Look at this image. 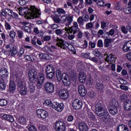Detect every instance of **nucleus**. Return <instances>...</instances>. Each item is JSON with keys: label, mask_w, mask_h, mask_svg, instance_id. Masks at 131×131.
Segmentation results:
<instances>
[{"label": "nucleus", "mask_w": 131, "mask_h": 131, "mask_svg": "<svg viewBox=\"0 0 131 131\" xmlns=\"http://www.w3.org/2000/svg\"><path fill=\"white\" fill-rule=\"evenodd\" d=\"M29 91L31 94H33L35 92L38 87L42 85V83L45 82L46 78L45 74L40 72L37 77V72L35 70L32 69L29 72Z\"/></svg>", "instance_id": "f257e3e1"}, {"label": "nucleus", "mask_w": 131, "mask_h": 131, "mask_svg": "<svg viewBox=\"0 0 131 131\" xmlns=\"http://www.w3.org/2000/svg\"><path fill=\"white\" fill-rule=\"evenodd\" d=\"M19 12V15L25 16V18L28 19H31L32 18H38V16L40 15L39 10L35 7V6H31L30 9H28V10L20 8Z\"/></svg>", "instance_id": "f03ea898"}, {"label": "nucleus", "mask_w": 131, "mask_h": 131, "mask_svg": "<svg viewBox=\"0 0 131 131\" xmlns=\"http://www.w3.org/2000/svg\"><path fill=\"white\" fill-rule=\"evenodd\" d=\"M95 112L98 116L101 118V120L103 122L110 123L112 122V117L109 115V113L107 111L104 110V107L101 103L98 102L95 106Z\"/></svg>", "instance_id": "7ed1b4c3"}, {"label": "nucleus", "mask_w": 131, "mask_h": 131, "mask_svg": "<svg viewBox=\"0 0 131 131\" xmlns=\"http://www.w3.org/2000/svg\"><path fill=\"white\" fill-rule=\"evenodd\" d=\"M73 24V25L72 27L68 28V31H66V33L62 35L63 38L72 40V39H74L75 37L74 34H76V33L79 32L80 29L79 28H78V24H77V22L74 21Z\"/></svg>", "instance_id": "20e7f679"}, {"label": "nucleus", "mask_w": 131, "mask_h": 131, "mask_svg": "<svg viewBox=\"0 0 131 131\" xmlns=\"http://www.w3.org/2000/svg\"><path fill=\"white\" fill-rule=\"evenodd\" d=\"M56 75L58 81H61L62 80V83L66 86H68L70 85L71 83V81L70 80V77L69 75L67 73H63L61 72L60 70H56Z\"/></svg>", "instance_id": "39448f33"}, {"label": "nucleus", "mask_w": 131, "mask_h": 131, "mask_svg": "<svg viewBox=\"0 0 131 131\" xmlns=\"http://www.w3.org/2000/svg\"><path fill=\"white\" fill-rule=\"evenodd\" d=\"M53 40L55 42H56V46L58 47L59 48H61V49H66V48H68L69 49V46H70L72 49H71V51H73L74 49V47H73V46L72 45H71L69 42L67 41H65L63 39H61V38L59 37H53Z\"/></svg>", "instance_id": "423d86ee"}, {"label": "nucleus", "mask_w": 131, "mask_h": 131, "mask_svg": "<svg viewBox=\"0 0 131 131\" xmlns=\"http://www.w3.org/2000/svg\"><path fill=\"white\" fill-rule=\"evenodd\" d=\"M18 80L17 84V91L19 92L20 96H26L27 94V88L26 85L24 84V81L23 79L18 78L17 79Z\"/></svg>", "instance_id": "0eeeda50"}, {"label": "nucleus", "mask_w": 131, "mask_h": 131, "mask_svg": "<svg viewBox=\"0 0 131 131\" xmlns=\"http://www.w3.org/2000/svg\"><path fill=\"white\" fill-rule=\"evenodd\" d=\"M53 127L55 131H66L67 126H66L65 122L58 120L54 123Z\"/></svg>", "instance_id": "6e6552de"}, {"label": "nucleus", "mask_w": 131, "mask_h": 131, "mask_svg": "<svg viewBox=\"0 0 131 131\" xmlns=\"http://www.w3.org/2000/svg\"><path fill=\"white\" fill-rule=\"evenodd\" d=\"M61 21L62 23H65L66 26H68V28H69V27H70L69 25H71V24L73 21V16L69 14L62 15L61 17Z\"/></svg>", "instance_id": "1a4fd4ad"}, {"label": "nucleus", "mask_w": 131, "mask_h": 131, "mask_svg": "<svg viewBox=\"0 0 131 131\" xmlns=\"http://www.w3.org/2000/svg\"><path fill=\"white\" fill-rule=\"evenodd\" d=\"M44 89L46 93L53 94L54 91H55V85L52 82H46L44 84Z\"/></svg>", "instance_id": "9d476101"}, {"label": "nucleus", "mask_w": 131, "mask_h": 131, "mask_svg": "<svg viewBox=\"0 0 131 131\" xmlns=\"http://www.w3.org/2000/svg\"><path fill=\"white\" fill-rule=\"evenodd\" d=\"M82 105V101L78 99H75L72 103L73 108L75 110H81Z\"/></svg>", "instance_id": "9b49d317"}, {"label": "nucleus", "mask_w": 131, "mask_h": 131, "mask_svg": "<svg viewBox=\"0 0 131 131\" xmlns=\"http://www.w3.org/2000/svg\"><path fill=\"white\" fill-rule=\"evenodd\" d=\"M5 49H6V50H9V49H10L9 52V56H12V57H14V56H16V55H17V48L14 46H12V44H8L5 46Z\"/></svg>", "instance_id": "f8f14e48"}, {"label": "nucleus", "mask_w": 131, "mask_h": 131, "mask_svg": "<svg viewBox=\"0 0 131 131\" xmlns=\"http://www.w3.org/2000/svg\"><path fill=\"white\" fill-rule=\"evenodd\" d=\"M52 108L57 112H62V111L64 110V103L54 102Z\"/></svg>", "instance_id": "ddd939ff"}, {"label": "nucleus", "mask_w": 131, "mask_h": 131, "mask_svg": "<svg viewBox=\"0 0 131 131\" xmlns=\"http://www.w3.org/2000/svg\"><path fill=\"white\" fill-rule=\"evenodd\" d=\"M58 96L62 100H67L69 96V92L67 90L61 89L58 93Z\"/></svg>", "instance_id": "4468645a"}, {"label": "nucleus", "mask_w": 131, "mask_h": 131, "mask_svg": "<svg viewBox=\"0 0 131 131\" xmlns=\"http://www.w3.org/2000/svg\"><path fill=\"white\" fill-rule=\"evenodd\" d=\"M36 113L37 115L40 117L41 119H46L49 116V114L48 112L45 110L41 108H39L37 110Z\"/></svg>", "instance_id": "2eb2a0df"}, {"label": "nucleus", "mask_w": 131, "mask_h": 131, "mask_svg": "<svg viewBox=\"0 0 131 131\" xmlns=\"http://www.w3.org/2000/svg\"><path fill=\"white\" fill-rule=\"evenodd\" d=\"M9 77V72L8 69L5 68H2L0 69V78L7 79Z\"/></svg>", "instance_id": "dca6fc26"}, {"label": "nucleus", "mask_w": 131, "mask_h": 131, "mask_svg": "<svg viewBox=\"0 0 131 131\" xmlns=\"http://www.w3.org/2000/svg\"><path fill=\"white\" fill-rule=\"evenodd\" d=\"M122 50L125 53H127L131 51V40H128L124 43Z\"/></svg>", "instance_id": "f3484780"}, {"label": "nucleus", "mask_w": 131, "mask_h": 131, "mask_svg": "<svg viewBox=\"0 0 131 131\" xmlns=\"http://www.w3.org/2000/svg\"><path fill=\"white\" fill-rule=\"evenodd\" d=\"M9 93L10 94H14L16 92V84L15 81L10 80V82L8 85Z\"/></svg>", "instance_id": "a211bd4d"}, {"label": "nucleus", "mask_w": 131, "mask_h": 131, "mask_svg": "<svg viewBox=\"0 0 131 131\" xmlns=\"http://www.w3.org/2000/svg\"><path fill=\"white\" fill-rule=\"evenodd\" d=\"M78 93L81 97H85L88 91L86 88L83 85H79L78 86Z\"/></svg>", "instance_id": "6ab92c4d"}, {"label": "nucleus", "mask_w": 131, "mask_h": 131, "mask_svg": "<svg viewBox=\"0 0 131 131\" xmlns=\"http://www.w3.org/2000/svg\"><path fill=\"white\" fill-rule=\"evenodd\" d=\"M66 31H68V28L66 27L64 29H56L55 30V34L56 35H59V36H61V37H63V35L64 34V33H66Z\"/></svg>", "instance_id": "aec40b11"}, {"label": "nucleus", "mask_w": 131, "mask_h": 131, "mask_svg": "<svg viewBox=\"0 0 131 131\" xmlns=\"http://www.w3.org/2000/svg\"><path fill=\"white\" fill-rule=\"evenodd\" d=\"M123 108L124 111H130L131 110V100H124Z\"/></svg>", "instance_id": "412c9836"}, {"label": "nucleus", "mask_w": 131, "mask_h": 131, "mask_svg": "<svg viewBox=\"0 0 131 131\" xmlns=\"http://www.w3.org/2000/svg\"><path fill=\"white\" fill-rule=\"evenodd\" d=\"M21 25H23V27L22 30L25 32H27V33H30L31 32V28L30 27L26 26V25H28L29 23L27 21H23L21 23Z\"/></svg>", "instance_id": "4be33fe9"}, {"label": "nucleus", "mask_w": 131, "mask_h": 131, "mask_svg": "<svg viewBox=\"0 0 131 131\" xmlns=\"http://www.w3.org/2000/svg\"><path fill=\"white\" fill-rule=\"evenodd\" d=\"M78 126L80 131H89V126L85 123L79 122Z\"/></svg>", "instance_id": "5701e85b"}, {"label": "nucleus", "mask_w": 131, "mask_h": 131, "mask_svg": "<svg viewBox=\"0 0 131 131\" xmlns=\"http://www.w3.org/2000/svg\"><path fill=\"white\" fill-rule=\"evenodd\" d=\"M115 59V57L113 54H108L106 55V57L105 58V61L107 62V63H111V64H112Z\"/></svg>", "instance_id": "b1692460"}, {"label": "nucleus", "mask_w": 131, "mask_h": 131, "mask_svg": "<svg viewBox=\"0 0 131 131\" xmlns=\"http://www.w3.org/2000/svg\"><path fill=\"white\" fill-rule=\"evenodd\" d=\"M6 79H3L0 78V91H5L7 88Z\"/></svg>", "instance_id": "393cba45"}, {"label": "nucleus", "mask_w": 131, "mask_h": 131, "mask_svg": "<svg viewBox=\"0 0 131 131\" xmlns=\"http://www.w3.org/2000/svg\"><path fill=\"white\" fill-rule=\"evenodd\" d=\"M2 119H5V120H7V121L11 122V123H13V122L15 121V119H14V117L7 114L3 115V116H2Z\"/></svg>", "instance_id": "a878e982"}, {"label": "nucleus", "mask_w": 131, "mask_h": 131, "mask_svg": "<svg viewBox=\"0 0 131 131\" xmlns=\"http://www.w3.org/2000/svg\"><path fill=\"white\" fill-rule=\"evenodd\" d=\"M55 73H56V71H55V68H52V71H51V72L46 73V74H45L48 79H52V78H54V76H55Z\"/></svg>", "instance_id": "bb28decb"}, {"label": "nucleus", "mask_w": 131, "mask_h": 131, "mask_svg": "<svg viewBox=\"0 0 131 131\" xmlns=\"http://www.w3.org/2000/svg\"><path fill=\"white\" fill-rule=\"evenodd\" d=\"M79 80L81 83H83L85 82V80H86V76L84 75V73H79Z\"/></svg>", "instance_id": "cd10ccee"}, {"label": "nucleus", "mask_w": 131, "mask_h": 131, "mask_svg": "<svg viewBox=\"0 0 131 131\" xmlns=\"http://www.w3.org/2000/svg\"><path fill=\"white\" fill-rule=\"evenodd\" d=\"M117 131H129L128 128L124 124H121L117 126Z\"/></svg>", "instance_id": "c85d7f7f"}, {"label": "nucleus", "mask_w": 131, "mask_h": 131, "mask_svg": "<svg viewBox=\"0 0 131 131\" xmlns=\"http://www.w3.org/2000/svg\"><path fill=\"white\" fill-rule=\"evenodd\" d=\"M55 15L61 16V14H66V11L63 8H56V11L54 12Z\"/></svg>", "instance_id": "c756f323"}, {"label": "nucleus", "mask_w": 131, "mask_h": 131, "mask_svg": "<svg viewBox=\"0 0 131 131\" xmlns=\"http://www.w3.org/2000/svg\"><path fill=\"white\" fill-rule=\"evenodd\" d=\"M108 111L110 114L113 116L116 115L117 113H118V110H117V108H116V107H110L108 108Z\"/></svg>", "instance_id": "7c9ffc66"}, {"label": "nucleus", "mask_w": 131, "mask_h": 131, "mask_svg": "<svg viewBox=\"0 0 131 131\" xmlns=\"http://www.w3.org/2000/svg\"><path fill=\"white\" fill-rule=\"evenodd\" d=\"M92 54L95 56V57H97V58H99L101 59L102 58V53L99 51L98 49H95L93 51H92Z\"/></svg>", "instance_id": "2f4dec72"}, {"label": "nucleus", "mask_w": 131, "mask_h": 131, "mask_svg": "<svg viewBox=\"0 0 131 131\" xmlns=\"http://www.w3.org/2000/svg\"><path fill=\"white\" fill-rule=\"evenodd\" d=\"M101 3H102V4H99V7H107V9H110L111 8V3H106L104 5V4H105V2L103 0H101L99 1V4H101Z\"/></svg>", "instance_id": "473e14b6"}, {"label": "nucleus", "mask_w": 131, "mask_h": 131, "mask_svg": "<svg viewBox=\"0 0 131 131\" xmlns=\"http://www.w3.org/2000/svg\"><path fill=\"white\" fill-rule=\"evenodd\" d=\"M43 105L48 107H53V102L51 99H46L43 103Z\"/></svg>", "instance_id": "72a5a7b5"}, {"label": "nucleus", "mask_w": 131, "mask_h": 131, "mask_svg": "<svg viewBox=\"0 0 131 131\" xmlns=\"http://www.w3.org/2000/svg\"><path fill=\"white\" fill-rule=\"evenodd\" d=\"M24 58L27 61H31V62H34L35 61V59H34V57L32 55H25Z\"/></svg>", "instance_id": "f704fd0d"}, {"label": "nucleus", "mask_w": 131, "mask_h": 131, "mask_svg": "<svg viewBox=\"0 0 131 131\" xmlns=\"http://www.w3.org/2000/svg\"><path fill=\"white\" fill-rule=\"evenodd\" d=\"M112 41V40L110 38H106L104 41V45L105 48H108L110 46V43Z\"/></svg>", "instance_id": "c9c22d12"}, {"label": "nucleus", "mask_w": 131, "mask_h": 131, "mask_svg": "<svg viewBox=\"0 0 131 131\" xmlns=\"http://www.w3.org/2000/svg\"><path fill=\"white\" fill-rule=\"evenodd\" d=\"M38 56L39 58L42 60H48V57H49V55L46 53H40Z\"/></svg>", "instance_id": "e433bc0d"}, {"label": "nucleus", "mask_w": 131, "mask_h": 131, "mask_svg": "<svg viewBox=\"0 0 131 131\" xmlns=\"http://www.w3.org/2000/svg\"><path fill=\"white\" fill-rule=\"evenodd\" d=\"M88 116L89 118H90L91 120H92V121H96V116L94 115V113L91 112H88Z\"/></svg>", "instance_id": "4c0bfd02"}, {"label": "nucleus", "mask_w": 131, "mask_h": 131, "mask_svg": "<svg viewBox=\"0 0 131 131\" xmlns=\"http://www.w3.org/2000/svg\"><path fill=\"white\" fill-rule=\"evenodd\" d=\"M53 68H54L51 64L48 65L45 69V74L52 71Z\"/></svg>", "instance_id": "58836bf2"}, {"label": "nucleus", "mask_w": 131, "mask_h": 131, "mask_svg": "<svg viewBox=\"0 0 131 131\" xmlns=\"http://www.w3.org/2000/svg\"><path fill=\"white\" fill-rule=\"evenodd\" d=\"M60 15H58L57 14H55V16L53 17V21L54 23H60Z\"/></svg>", "instance_id": "ea45409f"}, {"label": "nucleus", "mask_w": 131, "mask_h": 131, "mask_svg": "<svg viewBox=\"0 0 131 131\" xmlns=\"http://www.w3.org/2000/svg\"><path fill=\"white\" fill-rule=\"evenodd\" d=\"M8 104V100L6 99H0V106L1 107H4Z\"/></svg>", "instance_id": "a19ab883"}, {"label": "nucleus", "mask_w": 131, "mask_h": 131, "mask_svg": "<svg viewBox=\"0 0 131 131\" xmlns=\"http://www.w3.org/2000/svg\"><path fill=\"white\" fill-rule=\"evenodd\" d=\"M36 36H34L33 38L31 39V43L34 46V48H37V47H38L37 44H36Z\"/></svg>", "instance_id": "79ce46f5"}, {"label": "nucleus", "mask_w": 131, "mask_h": 131, "mask_svg": "<svg viewBox=\"0 0 131 131\" xmlns=\"http://www.w3.org/2000/svg\"><path fill=\"white\" fill-rule=\"evenodd\" d=\"M128 7L126 8V11H128L126 12V14H130L131 13V0H129V2L127 4Z\"/></svg>", "instance_id": "37998d69"}, {"label": "nucleus", "mask_w": 131, "mask_h": 131, "mask_svg": "<svg viewBox=\"0 0 131 131\" xmlns=\"http://www.w3.org/2000/svg\"><path fill=\"white\" fill-rule=\"evenodd\" d=\"M18 121L21 124H25L26 123V118L24 117H20L18 119Z\"/></svg>", "instance_id": "c03bdc74"}, {"label": "nucleus", "mask_w": 131, "mask_h": 131, "mask_svg": "<svg viewBox=\"0 0 131 131\" xmlns=\"http://www.w3.org/2000/svg\"><path fill=\"white\" fill-rule=\"evenodd\" d=\"M17 55L18 57H21L23 56L24 54V48H21L19 50V52H17Z\"/></svg>", "instance_id": "a18cd8bd"}, {"label": "nucleus", "mask_w": 131, "mask_h": 131, "mask_svg": "<svg viewBox=\"0 0 131 131\" xmlns=\"http://www.w3.org/2000/svg\"><path fill=\"white\" fill-rule=\"evenodd\" d=\"M93 27H94V23H93L92 22L88 23V24H86V25H85V28L87 30L92 29V28H93Z\"/></svg>", "instance_id": "49530a36"}, {"label": "nucleus", "mask_w": 131, "mask_h": 131, "mask_svg": "<svg viewBox=\"0 0 131 131\" xmlns=\"http://www.w3.org/2000/svg\"><path fill=\"white\" fill-rule=\"evenodd\" d=\"M83 21L84 20L82 17L80 16L78 17V18L77 19V22L79 26H82L83 25Z\"/></svg>", "instance_id": "de8ad7c7"}, {"label": "nucleus", "mask_w": 131, "mask_h": 131, "mask_svg": "<svg viewBox=\"0 0 131 131\" xmlns=\"http://www.w3.org/2000/svg\"><path fill=\"white\" fill-rule=\"evenodd\" d=\"M0 17H2L3 18H5V19H7V13H6V11H5V10L3 9H2L0 11Z\"/></svg>", "instance_id": "09e8293b"}, {"label": "nucleus", "mask_w": 131, "mask_h": 131, "mask_svg": "<svg viewBox=\"0 0 131 131\" xmlns=\"http://www.w3.org/2000/svg\"><path fill=\"white\" fill-rule=\"evenodd\" d=\"M96 88L99 91H102V90L104 89V85L102 84V83H97L96 84Z\"/></svg>", "instance_id": "8fccbe9b"}, {"label": "nucleus", "mask_w": 131, "mask_h": 131, "mask_svg": "<svg viewBox=\"0 0 131 131\" xmlns=\"http://www.w3.org/2000/svg\"><path fill=\"white\" fill-rule=\"evenodd\" d=\"M28 130L37 131V129L36 128V127H35V126H34V125L30 124V125H29Z\"/></svg>", "instance_id": "3c124183"}, {"label": "nucleus", "mask_w": 131, "mask_h": 131, "mask_svg": "<svg viewBox=\"0 0 131 131\" xmlns=\"http://www.w3.org/2000/svg\"><path fill=\"white\" fill-rule=\"evenodd\" d=\"M91 53H83L82 54V56L83 58H84V59H88L90 60L91 59Z\"/></svg>", "instance_id": "603ef678"}, {"label": "nucleus", "mask_w": 131, "mask_h": 131, "mask_svg": "<svg viewBox=\"0 0 131 131\" xmlns=\"http://www.w3.org/2000/svg\"><path fill=\"white\" fill-rule=\"evenodd\" d=\"M5 12L6 13V15H8V16H11L12 15V14H13V10H10L8 8L5 9Z\"/></svg>", "instance_id": "864d4df0"}, {"label": "nucleus", "mask_w": 131, "mask_h": 131, "mask_svg": "<svg viewBox=\"0 0 131 131\" xmlns=\"http://www.w3.org/2000/svg\"><path fill=\"white\" fill-rule=\"evenodd\" d=\"M121 30L122 33H124V34H127V33L128 32L126 27H125V26H123L122 27H121Z\"/></svg>", "instance_id": "5fc2aeb1"}, {"label": "nucleus", "mask_w": 131, "mask_h": 131, "mask_svg": "<svg viewBox=\"0 0 131 131\" xmlns=\"http://www.w3.org/2000/svg\"><path fill=\"white\" fill-rule=\"evenodd\" d=\"M39 129L41 131H46L48 129V127L45 125H41L39 126Z\"/></svg>", "instance_id": "6e6d98bb"}, {"label": "nucleus", "mask_w": 131, "mask_h": 131, "mask_svg": "<svg viewBox=\"0 0 131 131\" xmlns=\"http://www.w3.org/2000/svg\"><path fill=\"white\" fill-rule=\"evenodd\" d=\"M15 18V19H19V15L18 14V13H16L15 12H14V11L13 12L12 14H11V15H10V18Z\"/></svg>", "instance_id": "4d7b16f0"}, {"label": "nucleus", "mask_w": 131, "mask_h": 131, "mask_svg": "<svg viewBox=\"0 0 131 131\" xmlns=\"http://www.w3.org/2000/svg\"><path fill=\"white\" fill-rule=\"evenodd\" d=\"M107 27V22L105 21H101V28L102 29H105Z\"/></svg>", "instance_id": "13d9d810"}, {"label": "nucleus", "mask_w": 131, "mask_h": 131, "mask_svg": "<svg viewBox=\"0 0 131 131\" xmlns=\"http://www.w3.org/2000/svg\"><path fill=\"white\" fill-rule=\"evenodd\" d=\"M103 40L102 39H99L97 42V47L98 48H103Z\"/></svg>", "instance_id": "bf43d9fd"}, {"label": "nucleus", "mask_w": 131, "mask_h": 131, "mask_svg": "<svg viewBox=\"0 0 131 131\" xmlns=\"http://www.w3.org/2000/svg\"><path fill=\"white\" fill-rule=\"evenodd\" d=\"M50 27L52 30H54L55 29H57V28H59V26L56 24H53L51 25Z\"/></svg>", "instance_id": "052dcab7"}, {"label": "nucleus", "mask_w": 131, "mask_h": 131, "mask_svg": "<svg viewBox=\"0 0 131 131\" xmlns=\"http://www.w3.org/2000/svg\"><path fill=\"white\" fill-rule=\"evenodd\" d=\"M88 95H89L90 98H91L92 99V98H95V97L96 96V93H95L93 91H90L89 92Z\"/></svg>", "instance_id": "680f3d73"}, {"label": "nucleus", "mask_w": 131, "mask_h": 131, "mask_svg": "<svg viewBox=\"0 0 131 131\" xmlns=\"http://www.w3.org/2000/svg\"><path fill=\"white\" fill-rule=\"evenodd\" d=\"M73 10L76 14H80V10L77 7V6H75V8H73Z\"/></svg>", "instance_id": "e2e57ef3"}, {"label": "nucleus", "mask_w": 131, "mask_h": 131, "mask_svg": "<svg viewBox=\"0 0 131 131\" xmlns=\"http://www.w3.org/2000/svg\"><path fill=\"white\" fill-rule=\"evenodd\" d=\"M115 8L117 11H119L120 12L122 11V7L119 5V3H117L115 5Z\"/></svg>", "instance_id": "0e129e2a"}, {"label": "nucleus", "mask_w": 131, "mask_h": 131, "mask_svg": "<svg viewBox=\"0 0 131 131\" xmlns=\"http://www.w3.org/2000/svg\"><path fill=\"white\" fill-rule=\"evenodd\" d=\"M9 35L12 38H15L16 37V32L14 31H11Z\"/></svg>", "instance_id": "69168bd1"}, {"label": "nucleus", "mask_w": 131, "mask_h": 131, "mask_svg": "<svg viewBox=\"0 0 131 131\" xmlns=\"http://www.w3.org/2000/svg\"><path fill=\"white\" fill-rule=\"evenodd\" d=\"M90 20V16L89 15L85 14L84 16H83V20L85 22H89Z\"/></svg>", "instance_id": "338daca9"}, {"label": "nucleus", "mask_w": 131, "mask_h": 131, "mask_svg": "<svg viewBox=\"0 0 131 131\" xmlns=\"http://www.w3.org/2000/svg\"><path fill=\"white\" fill-rule=\"evenodd\" d=\"M115 32V31H114V29H112L110 30L109 32H106V34H107V35H114V33Z\"/></svg>", "instance_id": "774afa93"}]
</instances>
